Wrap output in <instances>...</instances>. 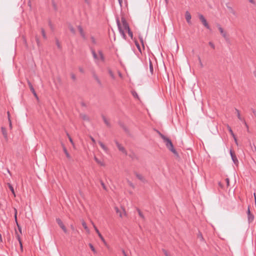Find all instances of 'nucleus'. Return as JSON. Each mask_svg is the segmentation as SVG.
Returning <instances> with one entry per match:
<instances>
[{"label":"nucleus","mask_w":256,"mask_h":256,"mask_svg":"<svg viewBox=\"0 0 256 256\" xmlns=\"http://www.w3.org/2000/svg\"><path fill=\"white\" fill-rule=\"evenodd\" d=\"M162 139L163 140L164 142L165 143L166 148L174 154H175L176 156H178V153L176 150V149L174 148L172 140L165 136H162Z\"/></svg>","instance_id":"nucleus-1"},{"label":"nucleus","mask_w":256,"mask_h":256,"mask_svg":"<svg viewBox=\"0 0 256 256\" xmlns=\"http://www.w3.org/2000/svg\"><path fill=\"white\" fill-rule=\"evenodd\" d=\"M121 20L124 29L128 31V35L132 39L133 34L132 32L130 30L128 24L126 20L124 17H122Z\"/></svg>","instance_id":"nucleus-2"},{"label":"nucleus","mask_w":256,"mask_h":256,"mask_svg":"<svg viewBox=\"0 0 256 256\" xmlns=\"http://www.w3.org/2000/svg\"><path fill=\"white\" fill-rule=\"evenodd\" d=\"M116 22L120 34L122 36V38L126 40V36L124 32V29L123 28V26H122L119 18L118 17L116 18Z\"/></svg>","instance_id":"nucleus-3"},{"label":"nucleus","mask_w":256,"mask_h":256,"mask_svg":"<svg viewBox=\"0 0 256 256\" xmlns=\"http://www.w3.org/2000/svg\"><path fill=\"white\" fill-rule=\"evenodd\" d=\"M198 18L202 22V24L208 30H211V28H210V26H209L208 24V23L206 20L204 16L202 14H198Z\"/></svg>","instance_id":"nucleus-4"},{"label":"nucleus","mask_w":256,"mask_h":256,"mask_svg":"<svg viewBox=\"0 0 256 256\" xmlns=\"http://www.w3.org/2000/svg\"><path fill=\"white\" fill-rule=\"evenodd\" d=\"M216 26L220 32V34H222V36L226 40H227L228 39V36H227L226 32L222 28L221 26L219 24H217Z\"/></svg>","instance_id":"nucleus-5"},{"label":"nucleus","mask_w":256,"mask_h":256,"mask_svg":"<svg viewBox=\"0 0 256 256\" xmlns=\"http://www.w3.org/2000/svg\"><path fill=\"white\" fill-rule=\"evenodd\" d=\"M246 213L248 214V221L249 224L252 223L254 220V215L250 212V206L248 207Z\"/></svg>","instance_id":"nucleus-6"},{"label":"nucleus","mask_w":256,"mask_h":256,"mask_svg":"<svg viewBox=\"0 0 256 256\" xmlns=\"http://www.w3.org/2000/svg\"><path fill=\"white\" fill-rule=\"evenodd\" d=\"M92 224L94 226V230H96V232L98 234L99 238H100V240H102V241L104 242V244H105V245H106V242L104 240V237L102 236V234L100 233V232H99L98 230V228L96 227V226L94 225V224L92 222Z\"/></svg>","instance_id":"nucleus-7"},{"label":"nucleus","mask_w":256,"mask_h":256,"mask_svg":"<svg viewBox=\"0 0 256 256\" xmlns=\"http://www.w3.org/2000/svg\"><path fill=\"white\" fill-rule=\"evenodd\" d=\"M56 222L58 223V224L59 225V226L60 227V228L63 230V231L65 232H67V230L64 224L62 222L60 218H56Z\"/></svg>","instance_id":"nucleus-8"},{"label":"nucleus","mask_w":256,"mask_h":256,"mask_svg":"<svg viewBox=\"0 0 256 256\" xmlns=\"http://www.w3.org/2000/svg\"><path fill=\"white\" fill-rule=\"evenodd\" d=\"M116 144L120 151L124 154L126 155L127 154V152L124 146H122L120 144H119L116 140L115 142Z\"/></svg>","instance_id":"nucleus-9"},{"label":"nucleus","mask_w":256,"mask_h":256,"mask_svg":"<svg viewBox=\"0 0 256 256\" xmlns=\"http://www.w3.org/2000/svg\"><path fill=\"white\" fill-rule=\"evenodd\" d=\"M114 210H116V212L117 214L119 215V216L120 218L122 217V212L124 213V215L126 214V212L124 209H122V211L120 210L118 207H115Z\"/></svg>","instance_id":"nucleus-10"},{"label":"nucleus","mask_w":256,"mask_h":256,"mask_svg":"<svg viewBox=\"0 0 256 256\" xmlns=\"http://www.w3.org/2000/svg\"><path fill=\"white\" fill-rule=\"evenodd\" d=\"M28 86L30 88V91L32 92V93L34 94V96L36 98H38V96L36 94V92L32 84V83L30 82L28 80Z\"/></svg>","instance_id":"nucleus-11"},{"label":"nucleus","mask_w":256,"mask_h":256,"mask_svg":"<svg viewBox=\"0 0 256 256\" xmlns=\"http://www.w3.org/2000/svg\"><path fill=\"white\" fill-rule=\"evenodd\" d=\"M230 154L232 158V159L234 162V164H237L238 162V160L236 158V154L232 152V150H230Z\"/></svg>","instance_id":"nucleus-12"},{"label":"nucleus","mask_w":256,"mask_h":256,"mask_svg":"<svg viewBox=\"0 0 256 256\" xmlns=\"http://www.w3.org/2000/svg\"><path fill=\"white\" fill-rule=\"evenodd\" d=\"M92 77L96 80V82H97L99 86H102V82H101L100 80V78H99L98 76V75L96 74L95 72H92Z\"/></svg>","instance_id":"nucleus-13"},{"label":"nucleus","mask_w":256,"mask_h":256,"mask_svg":"<svg viewBox=\"0 0 256 256\" xmlns=\"http://www.w3.org/2000/svg\"><path fill=\"white\" fill-rule=\"evenodd\" d=\"M2 134L6 141L8 140V136L7 134L6 130L5 128L2 126L1 128Z\"/></svg>","instance_id":"nucleus-14"},{"label":"nucleus","mask_w":256,"mask_h":256,"mask_svg":"<svg viewBox=\"0 0 256 256\" xmlns=\"http://www.w3.org/2000/svg\"><path fill=\"white\" fill-rule=\"evenodd\" d=\"M16 239L18 241V242H19L20 245V250H21L22 252L23 251V247H22V240H21V239H20V236L18 233V232L16 231Z\"/></svg>","instance_id":"nucleus-15"},{"label":"nucleus","mask_w":256,"mask_h":256,"mask_svg":"<svg viewBox=\"0 0 256 256\" xmlns=\"http://www.w3.org/2000/svg\"><path fill=\"white\" fill-rule=\"evenodd\" d=\"M191 18H192V16H191L190 13L188 11H186V19L187 22L189 24H191V20H190Z\"/></svg>","instance_id":"nucleus-16"},{"label":"nucleus","mask_w":256,"mask_h":256,"mask_svg":"<svg viewBox=\"0 0 256 256\" xmlns=\"http://www.w3.org/2000/svg\"><path fill=\"white\" fill-rule=\"evenodd\" d=\"M62 146L66 158L68 160H70L72 159V157L70 156V154H69V153L68 152L66 146L63 144H62Z\"/></svg>","instance_id":"nucleus-17"},{"label":"nucleus","mask_w":256,"mask_h":256,"mask_svg":"<svg viewBox=\"0 0 256 256\" xmlns=\"http://www.w3.org/2000/svg\"><path fill=\"white\" fill-rule=\"evenodd\" d=\"M235 110L237 114V116H238V118L241 120V121H242L244 122L246 126H248V125L247 124H246V122L244 121V118H242L241 116H240V111L237 109V108H235Z\"/></svg>","instance_id":"nucleus-18"},{"label":"nucleus","mask_w":256,"mask_h":256,"mask_svg":"<svg viewBox=\"0 0 256 256\" xmlns=\"http://www.w3.org/2000/svg\"><path fill=\"white\" fill-rule=\"evenodd\" d=\"M78 28L80 32V36H82V37L84 38H86V36H85V34H84V32L83 30V29L82 27V26H78Z\"/></svg>","instance_id":"nucleus-19"},{"label":"nucleus","mask_w":256,"mask_h":256,"mask_svg":"<svg viewBox=\"0 0 256 256\" xmlns=\"http://www.w3.org/2000/svg\"><path fill=\"white\" fill-rule=\"evenodd\" d=\"M134 174H136V176L138 180H141L142 182H144L145 179L144 178V176L142 174H138L136 172H134Z\"/></svg>","instance_id":"nucleus-20"},{"label":"nucleus","mask_w":256,"mask_h":256,"mask_svg":"<svg viewBox=\"0 0 256 256\" xmlns=\"http://www.w3.org/2000/svg\"><path fill=\"white\" fill-rule=\"evenodd\" d=\"M227 8L228 9L229 12L231 14H232L234 16H237V14H236V12L234 10V8H232L231 6H227Z\"/></svg>","instance_id":"nucleus-21"},{"label":"nucleus","mask_w":256,"mask_h":256,"mask_svg":"<svg viewBox=\"0 0 256 256\" xmlns=\"http://www.w3.org/2000/svg\"><path fill=\"white\" fill-rule=\"evenodd\" d=\"M98 144L104 151H105L106 152H108V148L104 146V144L102 142L99 141Z\"/></svg>","instance_id":"nucleus-22"},{"label":"nucleus","mask_w":256,"mask_h":256,"mask_svg":"<svg viewBox=\"0 0 256 256\" xmlns=\"http://www.w3.org/2000/svg\"><path fill=\"white\" fill-rule=\"evenodd\" d=\"M82 226H83V227L84 228V230L86 231V232L88 233H89L90 232V230L88 228V227L87 226L86 222L84 220H82Z\"/></svg>","instance_id":"nucleus-23"},{"label":"nucleus","mask_w":256,"mask_h":256,"mask_svg":"<svg viewBox=\"0 0 256 256\" xmlns=\"http://www.w3.org/2000/svg\"><path fill=\"white\" fill-rule=\"evenodd\" d=\"M102 117L103 120H104V124L106 125V126L108 127H110V124L108 121V120L106 119V118L104 116H102Z\"/></svg>","instance_id":"nucleus-24"},{"label":"nucleus","mask_w":256,"mask_h":256,"mask_svg":"<svg viewBox=\"0 0 256 256\" xmlns=\"http://www.w3.org/2000/svg\"><path fill=\"white\" fill-rule=\"evenodd\" d=\"M94 160H95V161L98 163V164H100V166H104V162L100 161V160H99L96 156H94Z\"/></svg>","instance_id":"nucleus-25"},{"label":"nucleus","mask_w":256,"mask_h":256,"mask_svg":"<svg viewBox=\"0 0 256 256\" xmlns=\"http://www.w3.org/2000/svg\"><path fill=\"white\" fill-rule=\"evenodd\" d=\"M108 71L109 74L111 76V78L112 79L114 80L116 77H115V76L114 75V74L112 72V70L110 68H108Z\"/></svg>","instance_id":"nucleus-26"},{"label":"nucleus","mask_w":256,"mask_h":256,"mask_svg":"<svg viewBox=\"0 0 256 256\" xmlns=\"http://www.w3.org/2000/svg\"><path fill=\"white\" fill-rule=\"evenodd\" d=\"M8 188H10V191L12 192V194L14 195V196H16V194H15V192H14V188H13V186H12V185L11 184H10V183H8Z\"/></svg>","instance_id":"nucleus-27"},{"label":"nucleus","mask_w":256,"mask_h":256,"mask_svg":"<svg viewBox=\"0 0 256 256\" xmlns=\"http://www.w3.org/2000/svg\"><path fill=\"white\" fill-rule=\"evenodd\" d=\"M98 54H99V56H100V60L102 62H104V56L103 54V53H102V50H99L98 51Z\"/></svg>","instance_id":"nucleus-28"},{"label":"nucleus","mask_w":256,"mask_h":256,"mask_svg":"<svg viewBox=\"0 0 256 256\" xmlns=\"http://www.w3.org/2000/svg\"><path fill=\"white\" fill-rule=\"evenodd\" d=\"M136 210L138 212V215L140 216L143 220H144L145 219L144 216V214H142V212L138 208H136Z\"/></svg>","instance_id":"nucleus-29"},{"label":"nucleus","mask_w":256,"mask_h":256,"mask_svg":"<svg viewBox=\"0 0 256 256\" xmlns=\"http://www.w3.org/2000/svg\"><path fill=\"white\" fill-rule=\"evenodd\" d=\"M91 52H92V54L94 58V60H98V58L97 54H96V52H95V51L93 49H92Z\"/></svg>","instance_id":"nucleus-30"},{"label":"nucleus","mask_w":256,"mask_h":256,"mask_svg":"<svg viewBox=\"0 0 256 256\" xmlns=\"http://www.w3.org/2000/svg\"><path fill=\"white\" fill-rule=\"evenodd\" d=\"M68 28L71 32L74 34H76V30L74 27L70 25Z\"/></svg>","instance_id":"nucleus-31"},{"label":"nucleus","mask_w":256,"mask_h":256,"mask_svg":"<svg viewBox=\"0 0 256 256\" xmlns=\"http://www.w3.org/2000/svg\"><path fill=\"white\" fill-rule=\"evenodd\" d=\"M52 5L53 8L54 10H56V11L57 10H58L57 6H56V2H54V0H52Z\"/></svg>","instance_id":"nucleus-32"},{"label":"nucleus","mask_w":256,"mask_h":256,"mask_svg":"<svg viewBox=\"0 0 256 256\" xmlns=\"http://www.w3.org/2000/svg\"><path fill=\"white\" fill-rule=\"evenodd\" d=\"M150 73L152 74L153 72H154V68H153L152 64L150 60Z\"/></svg>","instance_id":"nucleus-33"},{"label":"nucleus","mask_w":256,"mask_h":256,"mask_svg":"<svg viewBox=\"0 0 256 256\" xmlns=\"http://www.w3.org/2000/svg\"><path fill=\"white\" fill-rule=\"evenodd\" d=\"M134 43H135V44L137 48L139 50L140 52H141V50H140V44H138V42L136 41V40H135L134 41Z\"/></svg>","instance_id":"nucleus-34"},{"label":"nucleus","mask_w":256,"mask_h":256,"mask_svg":"<svg viewBox=\"0 0 256 256\" xmlns=\"http://www.w3.org/2000/svg\"><path fill=\"white\" fill-rule=\"evenodd\" d=\"M41 32H42V36H43V38L45 39L46 38V34L45 33V32H44V28H42L41 29Z\"/></svg>","instance_id":"nucleus-35"},{"label":"nucleus","mask_w":256,"mask_h":256,"mask_svg":"<svg viewBox=\"0 0 256 256\" xmlns=\"http://www.w3.org/2000/svg\"><path fill=\"white\" fill-rule=\"evenodd\" d=\"M129 156L130 157L132 160H134V159H137L138 158L136 156L134 153L130 154L129 155Z\"/></svg>","instance_id":"nucleus-36"},{"label":"nucleus","mask_w":256,"mask_h":256,"mask_svg":"<svg viewBox=\"0 0 256 256\" xmlns=\"http://www.w3.org/2000/svg\"><path fill=\"white\" fill-rule=\"evenodd\" d=\"M89 246L90 248V249L92 250L94 252V253H96V250L94 248V246H93V245L92 244H89Z\"/></svg>","instance_id":"nucleus-37"},{"label":"nucleus","mask_w":256,"mask_h":256,"mask_svg":"<svg viewBox=\"0 0 256 256\" xmlns=\"http://www.w3.org/2000/svg\"><path fill=\"white\" fill-rule=\"evenodd\" d=\"M228 130H229L230 132V134H232V136L233 137H234V136H235V135L234 134V132H232V130L231 128H230V126H228Z\"/></svg>","instance_id":"nucleus-38"},{"label":"nucleus","mask_w":256,"mask_h":256,"mask_svg":"<svg viewBox=\"0 0 256 256\" xmlns=\"http://www.w3.org/2000/svg\"><path fill=\"white\" fill-rule=\"evenodd\" d=\"M127 182L128 184V185L131 186L132 188H134V184L129 180H127Z\"/></svg>","instance_id":"nucleus-39"},{"label":"nucleus","mask_w":256,"mask_h":256,"mask_svg":"<svg viewBox=\"0 0 256 256\" xmlns=\"http://www.w3.org/2000/svg\"><path fill=\"white\" fill-rule=\"evenodd\" d=\"M162 252L164 253L165 256H170L168 252L164 249H162Z\"/></svg>","instance_id":"nucleus-40"},{"label":"nucleus","mask_w":256,"mask_h":256,"mask_svg":"<svg viewBox=\"0 0 256 256\" xmlns=\"http://www.w3.org/2000/svg\"><path fill=\"white\" fill-rule=\"evenodd\" d=\"M198 60L199 63H200V67L201 68H203L204 65H203L202 62V60H201V59H200V56H198Z\"/></svg>","instance_id":"nucleus-41"},{"label":"nucleus","mask_w":256,"mask_h":256,"mask_svg":"<svg viewBox=\"0 0 256 256\" xmlns=\"http://www.w3.org/2000/svg\"><path fill=\"white\" fill-rule=\"evenodd\" d=\"M100 184H101L103 188L105 190H106V186L104 184V182L102 180H100Z\"/></svg>","instance_id":"nucleus-42"},{"label":"nucleus","mask_w":256,"mask_h":256,"mask_svg":"<svg viewBox=\"0 0 256 256\" xmlns=\"http://www.w3.org/2000/svg\"><path fill=\"white\" fill-rule=\"evenodd\" d=\"M208 44L213 48V49H214L215 48V46L214 44L211 42H208Z\"/></svg>","instance_id":"nucleus-43"},{"label":"nucleus","mask_w":256,"mask_h":256,"mask_svg":"<svg viewBox=\"0 0 256 256\" xmlns=\"http://www.w3.org/2000/svg\"><path fill=\"white\" fill-rule=\"evenodd\" d=\"M70 76H71V78H72L74 80H76V76H75V74H71Z\"/></svg>","instance_id":"nucleus-44"},{"label":"nucleus","mask_w":256,"mask_h":256,"mask_svg":"<svg viewBox=\"0 0 256 256\" xmlns=\"http://www.w3.org/2000/svg\"><path fill=\"white\" fill-rule=\"evenodd\" d=\"M132 94L134 97L138 98V94L136 92H132Z\"/></svg>","instance_id":"nucleus-45"},{"label":"nucleus","mask_w":256,"mask_h":256,"mask_svg":"<svg viewBox=\"0 0 256 256\" xmlns=\"http://www.w3.org/2000/svg\"><path fill=\"white\" fill-rule=\"evenodd\" d=\"M67 136L68 137V138H69V140H70V142L72 143V144H74V142L72 141V138L68 134H67Z\"/></svg>","instance_id":"nucleus-46"},{"label":"nucleus","mask_w":256,"mask_h":256,"mask_svg":"<svg viewBox=\"0 0 256 256\" xmlns=\"http://www.w3.org/2000/svg\"><path fill=\"white\" fill-rule=\"evenodd\" d=\"M90 38H91L92 42L93 44H96V40L95 38H94V36H92Z\"/></svg>","instance_id":"nucleus-47"},{"label":"nucleus","mask_w":256,"mask_h":256,"mask_svg":"<svg viewBox=\"0 0 256 256\" xmlns=\"http://www.w3.org/2000/svg\"><path fill=\"white\" fill-rule=\"evenodd\" d=\"M198 236V238H200L202 240H204V238H203L202 234L201 233H199Z\"/></svg>","instance_id":"nucleus-48"},{"label":"nucleus","mask_w":256,"mask_h":256,"mask_svg":"<svg viewBox=\"0 0 256 256\" xmlns=\"http://www.w3.org/2000/svg\"><path fill=\"white\" fill-rule=\"evenodd\" d=\"M56 46H58V48H61V46H60L58 40H56Z\"/></svg>","instance_id":"nucleus-49"},{"label":"nucleus","mask_w":256,"mask_h":256,"mask_svg":"<svg viewBox=\"0 0 256 256\" xmlns=\"http://www.w3.org/2000/svg\"><path fill=\"white\" fill-rule=\"evenodd\" d=\"M78 70H80V72L82 73H84V68H82V67H79L78 68Z\"/></svg>","instance_id":"nucleus-50"},{"label":"nucleus","mask_w":256,"mask_h":256,"mask_svg":"<svg viewBox=\"0 0 256 256\" xmlns=\"http://www.w3.org/2000/svg\"><path fill=\"white\" fill-rule=\"evenodd\" d=\"M226 185H227L228 186L229 185H230V180H229V178H226Z\"/></svg>","instance_id":"nucleus-51"},{"label":"nucleus","mask_w":256,"mask_h":256,"mask_svg":"<svg viewBox=\"0 0 256 256\" xmlns=\"http://www.w3.org/2000/svg\"><path fill=\"white\" fill-rule=\"evenodd\" d=\"M140 42L142 44V46L144 47V40H143L142 36H140Z\"/></svg>","instance_id":"nucleus-52"},{"label":"nucleus","mask_w":256,"mask_h":256,"mask_svg":"<svg viewBox=\"0 0 256 256\" xmlns=\"http://www.w3.org/2000/svg\"><path fill=\"white\" fill-rule=\"evenodd\" d=\"M17 226L18 228V230L20 234H22V228L19 224H18Z\"/></svg>","instance_id":"nucleus-53"},{"label":"nucleus","mask_w":256,"mask_h":256,"mask_svg":"<svg viewBox=\"0 0 256 256\" xmlns=\"http://www.w3.org/2000/svg\"><path fill=\"white\" fill-rule=\"evenodd\" d=\"M82 118L85 120H88V118L86 116L84 115L82 116Z\"/></svg>","instance_id":"nucleus-54"},{"label":"nucleus","mask_w":256,"mask_h":256,"mask_svg":"<svg viewBox=\"0 0 256 256\" xmlns=\"http://www.w3.org/2000/svg\"><path fill=\"white\" fill-rule=\"evenodd\" d=\"M14 220H15V222L16 224V225H18V220H17V216H14Z\"/></svg>","instance_id":"nucleus-55"},{"label":"nucleus","mask_w":256,"mask_h":256,"mask_svg":"<svg viewBox=\"0 0 256 256\" xmlns=\"http://www.w3.org/2000/svg\"><path fill=\"white\" fill-rule=\"evenodd\" d=\"M90 139L92 140V141L94 142V143H95L96 142V140H95L94 139V138L92 136H90Z\"/></svg>","instance_id":"nucleus-56"},{"label":"nucleus","mask_w":256,"mask_h":256,"mask_svg":"<svg viewBox=\"0 0 256 256\" xmlns=\"http://www.w3.org/2000/svg\"><path fill=\"white\" fill-rule=\"evenodd\" d=\"M252 111L254 116L256 117V111L254 109H252Z\"/></svg>","instance_id":"nucleus-57"},{"label":"nucleus","mask_w":256,"mask_h":256,"mask_svg":"<svg viewBox=\"0 0 256 256\" xmlns=\"http://www.w3.org/2000/svg\"><path fill=\"white\" fill-rule=\"evenodd\" d=\"M14 216H17V210L16 208H14Z\"/></svg>","instance_id":"nucleus-58"},{"label":"nucleus","mask_w":256,"mask_h":256,"mask_svg":"<svg viewBox=\"0 0 256 256\" xmlns=\"http://www.w3.org/2000/svg\"><path fill=\"white\" fill-rule=\"evenodd\" d=\"M158 134L161 137V138H162V136H164V135L158 131Z\"/></svg>","instance_id":"nucleus-59"},{"label":"nucleus","mask_w":256,"mask_h":256,"mask_svg":"<svg viewBox=\"0 0 256 256\" xmlns=\"http://www.w3.org/2000/svg\"><path fill=\"white\" fill-rule=\"evenodd\" d=\"M122 254H124V256H128L124 250H122Z\"/></svg>","instance_id":"nucleus-60"},{"label":"nucleus","mask_w":256,"mask_h":256,"mask_svg":"<svg viewBox=\"0 0 256 256\" xmlns=\"http://www.w3.org/2000/svg\"><path fill=\"white\" fill-rule=\"evenodd\" d=\"M233 138H234V141L236 142V144H238L237 140H236V136H234V137H233Z\"/></svg>","instance_id":"nucleus-61"},{"label":"nucleus","mask_w":256,"mask_h":256,"mask_svg":"<svg viewBox=\"0 0 256 256\" xmlns=\"http://www.w3.org/2000/svg\"><path fill=\"white\" fill-rule=\"evenodd\" d=\"M49 26L51 28H52V25L50 22H49Z\"/></svg>","instance_id":"nucleus-62"},{"label":"nucleus","mask_w":256,"mask_h":256,"mask_svg":"<svg viewBox=\"0 0 256 256\" xmlns=\"http://www.w3.org/2000/svg\"><path fill=\"white\" fill-rule=\"evenodd\" d=\"M121 126L126 131L127 130L126 128L123 124H122Z\"/></svg>","instance_id":"nucleus-63"},{"label":"nucleus","mask_w":256,"mask_h":256,"mask_svg":"<svg viewBox=\"0 0 256 256\" xmlns=\"http://www.w3.org/2000/svg\"><path fill=\"white\" fill-rule=\"evenodd\" d=\"M36 42H37L38 44V45L39 44H40V40H39L38 38H36Z\"/></svg>","instance_id":"nucleus-64"}]
</instances>
